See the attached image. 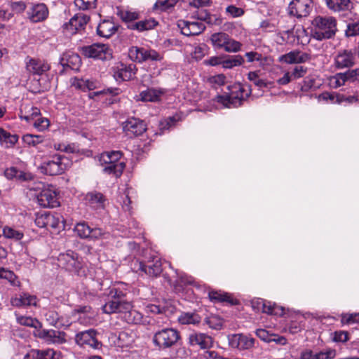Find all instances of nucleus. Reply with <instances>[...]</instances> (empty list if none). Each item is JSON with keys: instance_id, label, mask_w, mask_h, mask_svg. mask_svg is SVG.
Listing matches in <instances>:
<instances>
[{"instance_id": "obj_34", "label": "nucleus", "mask_w": 359, "mask_h": 359, "mask_svg": "<svg viewBox=\"0 0 359 359\" xmlns=\"http://www.w3.org/2000/svg\"><path fill=\"white\" fill-rule=\"evenodd\" d=\"M72 85L76 88L81 89L83 90H91L97 87V83L95 81L83 79H75Z\"/></svg>"}, {"instance_id": "obj_62", "label": "nucleus", "mask_w": 359, "mask_h": 359, "mask_svg": "<svg viewBox=\"0 0 359 359\" xmlns=\"http://www.w3.org/2000/svg\"><path fill=\"white\" fill-rule=\"evenodd\" d=\"M307 72V68L303 66H296L290 72L293 80L303 77Z\"/></svg>"}, {"instance_id": "obj_44", "label": "nucleus", "mask_w": 359, "mask_h": 359, "mask_svg": "<svg viewBox=\"0 0 359 359\" xmlns=\"http://www.w3.org/2000/svg\"><path fill=\"white\" fill-rule=\"evenodd\" d=\"M178 0H164L156 2L154 5V10H159L160 11H165L174 7L177 3Z\"/></svg>"}, {"instance_id": "obj_16", "label": "nucleus", "mask_w": 359, "mask_h": 359, "mask_svg": "<svg viewBox=\"0 0 359 359\" xmlns=\"http://www.w3.org/2000/svg\"><path fill=\"white\" fill-rule=\"evenodd\" d=\"M177 26L182 34L187 36L199 35L205 29V25L197 21L179 20Z\"/></svg>"}, {"instance_id": "obj_7", "label": "nucleus", "mask_w": 359, "mask_h": 359, "mask_svg": "<svg viewBox=\"0 0 359 359\" xmlns=\"http://www.w3.org/2000/svg\"><path fill=\"white\" fill-rule=\"evenodd\" d=\"M312 0H292L288 5L287 12L297 18H306L313 10Z\"/></svg>"}, {"instance_id": "obj_36", "label": "nucleus", "mask_w": 359, "mask_h": 359, "mask_svg": "<svg viewBox=\"0 0 359 359\" xmlns=\"http://www.w3.org/2000/svg\"><path fill=\"white\" fill-rule=\"evenodd\" d=\"M86 198L91 205L98 206H103V203L105 201V198L103 194L96 191L88 193Z\"/></svg>"}, {"instance_id": "obj_59", "label": "nucleus", "mask_w": 359, "mask_h": 359, "mask_svg": "<svg viewBox=\"0 0 359 359\" xmlns=\"http://www.w3.org/2000/svg\"><path fill=\"white\" fill-rule=\"evenodd\" d=\"M163 59V57L158 53L157 51L153 49H147V53H145V57L144 59V62L147 61H161Z\"/></svg>"}, {"instance_id": "obj_61", "label": "nucleus", "mask_w": 359, "mask_h": 359, "mask_svg": "<svg viewBox=\"0 0 359 359\" xmlns=\"http://www.w3.org/2000/svg\"><path fill=\"white\" fill-rule=\"evenodd\" d=\"M154 26V21H140L136 22L133 29H137L139 31H144L151 29Z\"/></svg>"}, {"instance_id": "obj_22", "label": "nucleus", "mask_w": 359, "mask_h": 359, "mask_svg": "<svg viewBox=\"0 0 359 359\" xmlns=\"http://www.w3.org/2000/svg\"><path fill=\"white\" fill-rule=\"evenodd\" d=\"M118 29V26L115 23L109 20L102 21L97 27V34L102 37L109 38Z\"/></svg>"}, {"instance_id": "obj_1", "label": "nucleus", "mask_w": 359, "mask_h": 359, "mask_svg": "<svg viewBox=\"0 0 359 359\" xmlns=\"http://www.w3.org/2000/svg\"><path fill=\"white\" fill-rule=\"evenodd\" d=\"M108 299L102 306V311L107 314L114 313H128L129 316L133 317L128 319L133 323H139L142 320V316L137 311L132 309L130 302L126 299V294L121 288L113 286L109 288L107 294Z\"/></svg>"}, {"instance_id": "obj_47", "label": "nucleus", "mask_w": 359, "mask_h": 359, "mask_svg": "<svg viewBox=\"0 0 359 359\" xmlns=\"http://www.w3.org/2000/svg\"><path fill=\"white\" fill-rule=\"evenodd\" d=\"M23 142L29 146H36L41 143L43 138L41 135H35L32 134H26L22 137Z\"/></svg>"}, {"instance_id": "obj_38", "label": "nucleus", "mask_w": 359, "mask_h": 359, "mask_svg": "<svg viewBox=\"0 0 359 359\" xmlns=\"http://www.w3.org/2000/svg\"><path fill=\"white\" fill-rule=\"evenodd\" d=\"M229 35L225 32L214 33L210 36V41L212 46L219 49L225 40H229Z\"/></svg>"}, {"instance_id": "obj_53", "label": "nucleus", "mask_w": 359, "mask_h": 359, "mask_svg": "<svg viewBox=\"0 0 359 359\" xmlns=\"http://www.w3.org/2000/svg\"><path fill=\"white\" fill-rule=\"evenodd\" d=\"M341 323L343 324H353L359 323V313H345L341 315Z\"/></svg>"}, {"instance_id": "obj_31", "label": "nucleus", "mask_w": 359, "mask_h": 359, "mask_svg": "<svg viewBox=\"0 0 359 359\" xmlns=\"http://www.w3.org/2000/svg\"><path fill=\"white\" fill-rule=\"evenodd\" d=\"M147 49L137 46H132L128 50V57L134 62L142 63L145 57Z\"/></svg>"}, {"instance_id": "obj_58", "label": "nucleus", "mask_w": 359, "mask_h": 359, "mask_svg": "<svg viewBox=\"0 0 359 359\" xmlns=\"http://www.w3.org/2000/svg\"><path fill=\"white\" fill-rule=\"evenodd\" d=\"M331 83L334 88H339L344 86L346 83L343 72L336 74L332 79Z\"/></svg>"}, {"instance_id": "obj_20", "label": "nucleus", "mask_w": 359, "mask_h": 359, "mask_svg": "<svg viewBox=\"0 0 359 359\" xmlns=\"http://www.w3.org/2000/svg\"><path fill=\"white\" fill-rule=\"evenodd\" d=\"M48 16V9L45 4H37L32 6L29 12V19L34 22L46 20Z\"/></svg>"}, {"instance_id": "obj_50", "label": "nucleus", "mask_w": 359, "mask_h": 359, "mask_svg": "<svg viewBox=\"0 0 359 359\" xmlns=\"http://www.w3.org/2000/svg\"><path fill=\"white\" fill-rule=\"evenodd\" d=\"M255 344V339L250 336L243 334L240 344L239 350H250Z\"/></svg>"}, {"instance_id": "obj_14", "label": "nucleus", "mask_w": 359, "mask_h": 359, "mask_svg": "<svg viewBox=\"0 0 359 359\" xmlns=\"http://www.w3.org/2000/svg\"><path fill=\"white\" fill-rule=\"evenodd\" d=\"M74 231L81 238L98 239L105 232L100 228H90L86 222H79L74 227Z\"/></svg>"}, {"instance_id": "obj_40", "label": "nucleus", "mask_w": 359, "mask_h": 359, "mask_svg": "<svg viewBox=\"0 0 359 359\" xmlns=\"http://www.w3.org/2000/svg\"><path fill=\"white\" fill-rule=\"evenodd\" d=\"M344 34L347 38L359 36V20L348 22Z\"/></svg>"}, {"instance_id": "obj_46", "label": "nucleus", "mask_w": 359, "mask_h": 359, "mask_svg": "<svg viewBox=\"0 0 359 359\" xmlns=\"http://www.w3.org/2000/svg\"><path fill=\"white\" fill-rule=\"evenodd\" d=\"M54 148L56 150L64 151L65 153H77L79 151L78 145L74 143L72 144H55Z\"/></svg>"}, {"instance_id": "obj_2", "label": "nucleus", "mask_w": 359, "mask_h": 359, "mask_svg": "<svg viewBox=\"0 0 359 359\" xmlns=\"http://www.w3.org/2000/svg\"><path fill=\"white\" fill-rule=\"evenodd\" d=\"M311 25V36L318 41L332 39L337 31V20L332 16H316Z\"/></svg>"}, {"instance_id": "obj_45", "label": "nucleus", "mask_w": 359, "mask_h": 359, "mask_svg": "<svg viewBox=\"0 0 359 359\" xmlns=\"http://www.w3.org/2000/svg\"><path fill=\"white\" fill-rule=\"evenodd\" d=\"M205 323L212 329L219 330L223 324L222 319L218 316H210L205 320Z\"/></svg>"}, {"instance_id": "obj_43", "label": "nucleus", "mask_w": 359, "mask_h": 359, "mask_svg": "<svg viewBox=\"0 0 359 359\" xmlns=\"http://www.w3.org/2000/svg\"><path fill=\"white\" fill-rule=\"evenodd\" d=\"M0 278L8 280L13 286L20 285V281L18 280L15 274L11 271L0 269Z\"/></svg>"}, {"instance_id": "obj_54", "label": "nucleus", "mask_w": 359, "mask_h": 359, "mask_svg": "<svg viewBox=\"0 0 359 359\" xmlns=\"http://www.w3.org/2000/svg\"><path fill=\"white\" fill-rule=\"evenodd\" d=\"M117 15L125 22L133 21L138 18V14L137 13L128 11H118Z\"/></svg>"}, {"instance_id": "obj_55", "label": "nucleus", "mask_w": 359, "mask_h": 359, "mask_svg": "<svg viewBox=\"0 0 359 359\" xmlns=\"http://www.w3.org/2000/svg\"><path fill=\"white\" fill-rule=\"evenodd\" d=\"M45 318L50 325L57 327L58 325L59 315L55 311L49 310L46 312Z\"/></svg>"}, {"instance_id": "obj_5", "label": "nucleus", "mask_w": 359, "mask_h": 359, "mask_svg": "<svg viewBox=\"0 0 359 359\" xmlns=\"http://www.w3.org/2000/svg\"><path fill=\"white\" fill-rule=\"evenodd\" d=\"M65 160L67 158L64 156L59 154L52 156L41 163L40 166L41 172L50 176L62 174L67 169Z\"/></svg>"}, {"instance_id": "obj_21", "label": "nucleus", "mask_w": 359, "mask_h": 359, "mask_svg": "<svg viewBox=\"0 0 359 359\" xmlns=\"http://www.w3.org/2000/svg\"><path fill=\"white\" fill-rule=\"evenodd\" d=\"M60 65L65 68L78 69L81 65V60L80 56L74 53L63 54L60 61Z\"/></svg>"}, {"instance_id": "obj_11", "label": "nucleus", "mask_w": 359, "mask_h": 359, "mask_svg": "<svg viewBox=\"0 0 359 359\" xmlns=\"http://www.w3.org/2000/svg\"><path fill=\"white\" fill-rule=\"evenodd\" d=\"M356 54L352 50H340L334 57V67L338 69L351 68L356 64Z\"/></svg>"}, {"instance_id": "obj_19", "label": "nucleus", "mask_w": 359, "mask_h": 359, "mask_svg": "<svg viewBox=\"0 0 359 359\" xmlns=\"http://www.w3.org/2000/svg\"><path fill=\"white\" fill-rule=\"evenodd\" d=\"M189 343L191 346H199L201 349L204 350L212 346L213 340L206 334L194 332L189 334Z\"/></svg>"}, {"instance_id": "obj_39", "label": "nucleus", "mask_w": 359, "mask_h": 359, "mask_svg": "<svg viewBox=\"0 0 359 359\" xmlns=\"http://www.w3.org/2000/svg\"><path fill=\"white\" fill-rule=\"evenodd\" d=\"M211 301L215 302H231V298L227 293H222L217 291H210L208 294Z\"/></svg>"}, {"instance_id": "obj_28", "label": "nucleus", "mask_w": 359, "mask_h": 359, "mask_svg": "<svg viewBox=\"0 0 359 359\" xmlns=\"http://www.w3.org/2000/svg\"><path fill=\"white\" fill-rule=\"evenodd\" d=\"M327 7L334 12L348 10L351 7L350 0H326Z\"/></svg>"}, {"instance_id": "obj_42", "label": "nucleus", "mask_w": 359, "mask_h": 359, "mask_svg": "<svg viewBox=\"0 0 359 359\" xmlns=\"http://www.w3.org/2000/svg\"><path fill=\"white\" fill-rule=\"evenodd\" d=\"M4 236L7 238L20 241L23 237V233L21 231L14 229L9 226H5L2 230Z\"/></svg>"}, {"instance_id": "obj_32", "label": "nucleus", "mask_w": 359, "mask_h": 359, "mask_svg": "<svg viewBox=\"0 0 359 359\" xmlns=\"http://www.w3.org/2000/svg\"><path fill=\"white\" fill-rule=\"evenodd\" d=\"M201 318L196 313H182L178 317V321L182 325H196L201 322Z\"/></svg>"}, {"instance_id": "obj_51", "label": "nucleus", "mask_w": 359, "mask_h": 359, "mask_svg": "<svg viewBox=\"0 0 359 359\" xmlns=\"http://www.w3.org/2000/svg\"><path fill=\"white\" fill-rule=\"evenodd\" d=\"M46 229L48 228H57L60 222V219L58 215H53L50 212H46Z\"/></svg>"}, {"instance_id": "obj_17", "label": "nucleus", "mask_w": 359, "mask_h": 359, "mask_svg": "<svg viewBox=\"0 0 359 359\" xmlns=\"http://www.w3.org/2000/svg\"><path fill=\"white\" fill-rule=\"evenodd\" d=\"M37 201L43 208H55L60 205L57 193L52 189H43L37 196Z\"/></svg>"}, {"instance_id": "obj_8", "label": "nucleus", "mask_w": 359, "mask_h": 359, "mask_svg": "<svg viewBox=\"0 0 359 359\" xmlns=\"http://www.w3.org/2000/svg\"><path fill=\"white\" fill-rule=\"evenodd\" d=\"M83 54L87 57L108 60L112 57V51L107 44L93 43L82 48Z\"/></svg>"}, {"instance_id": "obj_18", "label": "nucleus", "mask_w": 359, "mask_h": 359, "mask_svg": "<svg viewBox=\"0 0 359 359\" xmlns=\"http://www.w3.org/2000/svg\"><path fill=\"white\" fill-rule=\"evenodd\" d=\"M311 60V55L309 53L299 50L290 51L288 53L282 55L279 57V61L286 64H300L308 62Z\"/></svg>"}, {"instance_id": "obj_13", "label": "nucleus", "mask_w": 359, "mask_h": 359, "mask_svg": "<svg viewBox=\"0 0 359 359\" xmlns=\"http://www.w3.org/2000/svg\"><path fill=\"white\" fill-rule=\"evenodd\" d=\"M34 334L48 344H62L66 341L65 333L58 330L39 328L34 332Z\"/></svg>"}, {"instance_id": "obj_4", "label": "nucleus", "mask_w": 359, "mask_h": 359, "mask_svg": "<svg viewBox=\"0 0 359 359\" xmlns=\"http://www.w3.org/2000/svg\"><path fill=\"white\" fill-rule=\"evenodd\" d=\"M180 339V333L177 330L166 327L156 332L152 341L159 349L165 350L175 346Z\"/></svg>"}, {"instance_id": "obj_10", "label": "nucleus", "mask_w": 359, "mask_h": 359, "mask_svg": "<svg viewBox=\"0 0 359 359\" xmlns=\"http://www.w3.org/2000/svg\"><path fill=\"white\" fill-rule=\"evenodd\" d=\"M134 270L136 272H143L151 277H157L162 272L161 262L158 258H154L147 263L136 262L134 264Z\"/></svg>"}, {"instance_id": "obj_60", "label": "nucleus", "mask_w": 359, "mask_h": 359, "mask_svg": "<svg viewBox=\"0 0 359 359\" xmlns=\"http://www.w3.org/2000/svg\"><path fill=\"white\" fill-rule=\"evenodd\" d=\"M226 13L232 18L241 17L244 14V10L241 8L230 5L226 8Z\"/></svg>"}, {"instance_id": "obj_30", "label": "nucleus", "mask_w": 359, "mask_h": 359, "mask_svg": "<svg viewBox=\"0 0 359 359\" xmlns=\"http://www.w3.org/2000/svg\"><path fill=\"white\" fill-rule=\"evenodd\" d=\"M18 140L17 135H12L4 129L0 128V143L6 147H12Z\"/></svg>"}, {"instance_id": "obj_26", "label": "nucleus", "mask_w": 359, "mask_h": 359, "mask_svg": "<svg viewBox=\"0 0 359 359\" xmlns=\"http://www.w3.org/2000/svg\"><path fill=\"white\" fill-rule=\"evenodd\" d=\"M137 70V69L135 65L121 64L120 67H118L117 76L123 81H129L135 76Z\"/></svg>"}, {"instance_id": "obj_3", "label": "nucleus", "mask_w": 359, "mask_h": 359, "mask_svg": "<svg viewBox=\"0 0 359 359\" xmlns=\"http://www.w3.org/2000/svg\"><path fill=\"white\" fill-rule=\"evenodd\" d=\"M229 92L226 95H217L215 100L221 103L224 107H237L242 104L243 100L248 97L251 94V88L248 86V89L241 83H235L229 88Z\"/></svg>"}, {"instance_id": "obj_37", "label": "nucleus", "mask_w": 359, "mask_h": 359, "mask_svg": "<svg viewBox=\"0 0 359 359\" xmlns=\"http://www.w3.org/2000/svg\"><path fill=\"white\" fill-rule=\"evenodd\" d=\"M244 62V59L241 55L230 56L226 60H223L222 67L226 69H231L236 66H240Z\"/></svg>"}, {"instance_id": "obj_15", "label": "nucleus", "mask_w": 359, "mask_h": 359, "mask_svg": "<svg viewBox=\"0 0 359 359\" xmlns=\"http://www.w3.org/2000/svg\"><path fill=\"white\" fill-rule=\"evenodd\" d=\"M123 129L127 135L136 137L144 133L147 127L143 121L136 118H130L123 123Z\"/></svg>"}, {"instance_id": "obj_6", "label": "nucleus", "mask_w": 359, "mask_h": 359, "mask_svg": "<svg viewBox=\"0 0 359 359\" xmlns=\"http://www.w3.org/2000/svg\"><path fill=\"white\" fill-rule=\"evenodd\" d=\"M98 334L97 330L94 329L81 331L76 334L75 341L80 346L100 350L102 347V344L97 339Z\"/></svg>"}, {"instance_id": "obj_48", "label": "nucleus", "mask_w": 359, "mask_h": 359, "mask_svg": "<svg viewBox=\"0 0 359 359\" xmlns=\"http://www.w3.org/2000/svg\"><path fill=\"white\" fill-rule=\"evenodd\" d=\"M97 0H74L75 6L80 10H90L96 7Z\"/></svg>"}, {"instance_id": "obj_9", "label": "nucleus", "mask_w": 359, "mask_h": 359, "mask_svg": "<svg viewBox=\"0 0 359 359\" xmlns=\"http://www.w3.org/2000/svg\"><path fill=\"white\" fill-rule=\"evenodd\" d=\"M90 17L83 13L74 15L67 22L62 25L63 32L67 34H75L85 29L88 22Z\"/></svg>"}, {"instance_id": "obj_64", "label": "nucleus", "mask_w": 359, "mask_h": 359, "mask_svg": "<svg viewBox=\"0 0 359 359\" xmlns=\"http://www.w3.org/2000/svg\"><path fill=\"white\" fill-rule=\"evenodd\" d=\"M336 355V351L334 349H327L316 353L315 359H332Z\"/></svg>"}, {"instance_id": "obj_27", "label": "nucleus", "mask_w": 359, "mask_h": 359, "mask_svg": "<svg viewBox=\"0 0 359 359\" xmlns=\"http://www.w3.org/2000/svg\"><path fill=\"white\" fill-rule=\"evenodd\" d=\"M105 165L103 168V172L108 175H113L116 177H120L126 167L125 163H102Z\"/></svg>"}, {"instance_id": "obj_33", "label": "nucleus", "mask_w": 359, "mask_h": 359, "mask_svg": "<svg viewBox=\"0 0 359 359\" xmlns=\"http://www.w3.org/2000/svg\"><path fill=\"white\" fill-rule=\"evenodd\" d=\"M122 154L119 151H112L105 152L100 156V161L101 163H118Z\"/></svg>"}, {"instance_id": "obj_49", "label": "nucleus", "mask_w": 359, "mask_h": 359, "mask_svg": "<svg viewBox=\"0 0 359 359\" xmlns=\"http://www.w3.org/2000/svg\"><path fill=\"white\" fill-rule=\"evenodd\" d=\"M248 79L259 88L267 87V83L264 80L259 79L257 72H250L248 74Z\"/></svg>"}, {"instance_id": "obj_29", "label": "nucleus", "mask_w": 359, "mask_h": 359, "mask_svg": "<svg viewBox=\"0 0 359 359\" xmlns=\"http://www.w3.org/2000/svg\"><path fill=\"white\" fill-rule=\"evenodd\" d=\"M161 94L162 92L161 90L148 88L140 93L138 100L142 102H156L159 100Z\"/></svg>"}, {"instance_id": "obj_35", "label": "nucleus", "mask_w": 359, "mask_h": 359, "mask_svg": "<svg viewBox=\"0 0 359 359\" xmlns=\"http://www.w3.org/2000/svg\"><path fill=\"white\" fill-rule=\"evenodd\" d=\"M17 322L24 326L34 327L36 330L41 328L42 324L36 318L27 316H18Z\"/></svg>"}, {"instance_id": "obj_25", "label": "nucleus", "mask_w": 359, "mask_h": 359, "mask_svg": "<svg viewBox=\"0 0 359 359\" xmlns=\"http://www.w3.org/2000/svg\"><path fill=\"white\" fill-rule=\"evenodd\" d=\"M252 306L257 309L258 311H262V313H265L271 315H282L283 309H280L281 312L279 313L277 311L279 309L278 307L273 306L270 302H266L262 299H258L255 302H252Z\"/></svg>"}, {"instance_id": "obj_63", "label": "nucleus", "mask_w": 359, "mask_h": 359, "mask_svg": "<svg viewBox=\"0 0 359 359\" xmlns=\"http://www.w3.org/2000/svg\"><path fill=\"white\" fill-rule=\"evenodd\" d=\"M242 44L236 41L235 39L229 36V46L226 47V52L228 53H236L238 52L241 48Z\"/></svg>"}, {"instance_id": "obj_41", "label": "nucleus", "mask_w": 359, "mask_h": 359, "mask_svg": "<svg viewBox=\"0 0 359 359\" xmlns=\"http://www.w3.org/2000/svg\"><path fill=\"white\" fill-rule=\"evenodd\" d=\"M39 359H60V353L53 348L38 349Z\"/></svg>"}, {"instance_id": "obj_52", "label": "nucleus", "mask_w": 359, "mask_h": 359, "mask_svg": "<svg viewBox=\"0 0 359 359\" xmlns=\"http://www.w3.org/2000/svg\"><path fill=\"white\" fill-rule=\"evenodd\" d=\"M343 74L346 82H359V68L349 69Z\"/></svg>"}, {"instance_id": "obj_12", "label": "nucleus", "mask_w": 359, "mask_h": 359, "mask_svg": "<svg viewBox=\"0 0 359 359\" xmlns=\"http://www.w3.org/2000/svg\"><path fill=\"white\" fill-rule=\"evenodd\" d=\"M78 255L71 250L60 254L58 257L60 266L71 272H78L81 268V264L78 259Z\"/></svg>"}, {"instance_id": "obj_57", "label": "nucleus", "mask_w": 359, "mask_h": 359, "mask_svg": "<svg viewBox=\"0 0 359 359\" xmlns=\"http://www.w3.org/2000/svg\"><path fill=\"white\" fill-rule=\"evenodd\" d=\"M203 359H224V357L220 355L217 351L210 350V348L204 349L200 354Z\"/></svg>"}, {"instance_id": "obj_24", "label": "nucleus", "mask_w": 359, "mask_h": 359, "mask_svg": "<svg viewBox=\"0 0 359 359\" xmlns=\"http://www.w3.org/2000/svg\"><path fill=\"white\" fill-rule=\"evenodd\" d=\"M11 303L12 306L15 307H21L26 306H36V297L33 295H30L27 293H23L20 294L19 297H15L11 299Z\"/></svg>"}, {"instance_id": "obj_23", "label": "nucleus", "mask_w": 359, "mask_h": 359, "mask_svg": "<svg viewBox=\"0 0 359 359\" xmlns=\"http://www.w3.org/2000/svg\"><path fill=\"white\" fill-rule=\"evenodd\" d=\"M26 68L30 73L41 75L47 72L50 69V66L43 61L30 58L26 63Z\"/></svg>"}, {"instance_id": "obj_56", "label": "nucleus", "mask_w": 359, "mask_h": 359, "mask_svg": "<svg viewBox=\"0 0 359 359\" xmlns=\"http://www.w3.org/2000/svg\"><path fill=\"white\" fill-rule=\"evenodd\" d=\"M243 335V334H234L229 335L228 337L229 346L233 348H237L239 350Z\"/></svg>"}]
</instances>
